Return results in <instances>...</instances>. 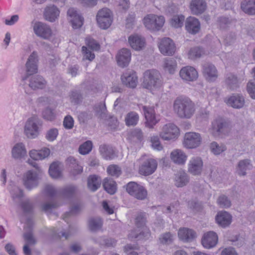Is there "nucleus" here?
<instances>
[{
	"label": "nucleus",
	"mask_w": 255,
	"mask_h": 255,
	"mask_svg": "<svg viewBox=\"0 0 255 255\" xmlns=\"http://www.w3.org/2000/svg\"><path fill=\"white\" fill-rule=\"evenodd\" d=\"M97 21L102 29L108 28L112 23L111 11L107 8L100 10L97 14Z\"/></svg>",
	"instance_id": "nucleus-9"
},
{
	"label": "nucleus",
	"mask_w": 255,
	"mask_h": 255,
	"mask_svg": "<svg viewBox=\"0 0 255 255\" xmlns=\"http://www.w3.org/2000/svg\"><path fill=\"white\" fill-rule=\"evenodd\" d=\"M203 161L199 157H193L189 161L188 171L193 175H200L202 171Z\"/></svg>",
	"instance_id": "nucleus-17"
},
{
	"label": "nucleus",
	"mask_w": 255,
	"mask_h": 255,
	"mask_svg": "<svg viewBox=\"0 0 255 255\" xmlns=\"http://www.w3.org/2000/svg\"><path fill=\"white\" fill-rule=\"evenodd\" d=\"M253 164L251 160L245 159L240 160L236 167V172L240 176H245L247 171L253 168Z\"/></svg>",
	"instance_id": "nucleus-27"
},
{
	"label": "nucleus",
	"mask_w": 255,
	"mask_h": 255,
	"mask_svg": "<svg viewBox=\"0 0 255 255\" xmlns=\"http://www.w3.org/2000/svg\"><path fill=\"white\" fill-rule=\"evenodd\" d=\"M71 102L75 104H79L81 102L83 96L81 93L78 91H73L70 96Z\"/></svg>",
	"instance_id": "nucleus-60"
},
{
	"label": "nucleus",
	"mask_w": 255,
	"mask_h": 255,
	"mask_svg": "<svg viewBox=\"0 0 255 255\" xmlns=\"http://www.w3.org/2000/svg\"><path fill=\"white\" fill-rule=\"evenodd\" d=\"M22 182L23 185L26 189L31 190L38 186L39 177L36 172L28 170L23 174Z\"/></svg>",
	"instance_id": "nucleus-11"
},
{
	"label": "nucleus",
	"mask_w": 255,
	"mask_h": 255,
	"mask_svg": "<svg viewBox=\"0 0 255 255\" xmlns=\"http://www.w3.org/2000/svg\"><path fill=\"white\" fill-rule=\"evenodd\" d=\"M99 151L103 157L106 159H112L115 156L114 150L109 145L106 144L100 145Z\"/></svg>",
	"instance_id": "nucleus-40"
},
{
	"label": "nucleus",
	"mask_w": 255,
	"mask_h": 255,
	"mask_svg": "<svg viewBox=\"0 0 255 255\" xmlns=\"http://www.w3.org/2000/svg\"><path fill=\"white\" fill-rule=\"evenodd\" d=\"M203 74L205 79L210 82L215 81L218 76L216 67L210 63H206L202 65Z\"/></svg>",
	"instance_id": "nucleus-16"
},
{
	"label": "nucleus",
	"mask_w": 255,
	"mask_h": 255,
	"mask_svg": "<svg viewBox=\"0 0 255 255\" xmlns=\"http://www.w3.org/2000/svg\"><path fill=\"white\" fill-rule=\"evenodd\" d=\"M50 152L48 148H43L41 150H31L29 152L31 158L35 160H42L48 156Z\"/></svg>",
	"instance_id": "nucleus-34"
},
{
	"label": "nucleus",
	"mask_w": 255,
	"mask_h": 255,
	"mask_svg": "<svg viewBox=\"0 0 255 255\" xmlns=\"http://www.w3.org/2000/svg\"><path fill=\"white\" fill-rule=\"evenodd\" d=\"M58 135V129L56 128H52L47 131L45 134V138L49 141H53L56 139Z\"/></svg>",
	"instance_id": "nucleus-53"
},
{
	"label": "nucleus",
	"mask_w": 255,
	"mask_h": 255,
	"mask_svg": "<svg viewBox=\"0 0 255 255\" xmlns=\"http://www.w3.org/2000/svg\"><path fill=\"white\" fill-rule=\"evenodd\" d=\"M186 30L190 34H195L200 30L201 26L199 20L193 16L187 17L185 22Z\"/></svg>",
	"instance_id": "nucleus-21"
},
{
	"label": "nucleus",
	"mask_w": 255,
	"mask_h": 255,
	"mask_svg": "<svg viewBox=\"0 0 255 255\" xmlns=\"http://www.w3.org/2000/svg\"><path fill=\"white\" fill-rule=\"evenodd\" d=\"M173 235L170 232H167L162 234L159 238V240L160 243L163 245H167L171 244L173 240Z\"/></svg>",
	"instance_id": "nucleus-52"
},
{
	"label": "nucleus",
	"mask_w": 255,
	"mask_h": 255,
	"mask_svg": "<svg viewBox=\"0 0 255 255\" xmlns=\"http://www.w3.org/2000/svg\"><path fill=\"white\" fill-rule=\"evenodd\" d=\"M45 193L50 197L54 196L57 193V190L52 185H46L44 189Z\"/></svg>",
	"instance_id": "nucleus-63"
},
{
	"label": "nucleus",
	"mask_w": 255,
	"mask_h": 255,
	"mask_svg": "<svg viewBox=\"0 0 255 255\" xmlns=\"http://www.w3.org/2000/svg\"><path fill=\"white\" fill-rule=\"evenodd\" d=\"M93 143L90 140H88L81 144L79 148V152L81 154H88L92 149Z\"/></svg>",
	"instance_id": "nucleus-50"
},
{
	"label": "nucleus",
	"mask_w": 255,
	"mask_h": 255,
	"mask_svg": "<svg viewBox=\"0 0 255 255\" xmlns=\"http://www.w3.org/2000/svg\"><path fill=\"white\" fill-rule=\"evenodd\" d=\"M142 229L143 230L140 233H138L135 230L131 231L128 235L129 238L135 239L137 240L148 239L151 235L149 229L146 227L142 228Z\"/></svg>",
	"instance_id": "nucleus-33"
},
{
	"label": "nucleus",
	"mask_w": 255,
	"mask_h": 255,
	"mask_svg": "<svg viewBox=\"0 0 255 255\" xmlns=\"http://www.w3.org/2000/svg\"><path fill=\"white\" fill-rule=\"evenodd\" d=\"M185 16L182 14L175 15L170 19V24L174 28H180L183 25Z\"/></svg>",
	"instance_id": "nucleus-44"
},
{
	"label": "nucleus",
	"mask_w": 255,
	"mask_h": 255,
	"mask_svg": "<svg viewBox=\"0 0 255 255\" xmlns=\"http://www.w3.org/2000/svg\"><path fill=\"white\" fill-rule=\"evenodd\" d=\"M39 121L37 116L29 118L25 123L24 133L29 138H35L39 134Z\"/></svg>",
	"instance_id": "nucleus-4"
},
{
	"label": "nucleus",
	"mask_w": 255,
	"mask_h": 255,
	"mask_svg": "<svg viewBox=\"0 0 255 255\" xmlns=\"http://www.w3.org/2000/svg\"><path fill=\"white\" fill-rule=\"evenodd\" d=\"M121 80L124 85L130 88H135L138 83V78L135 72L130 71L123 74Z\"/></svg>",
	"instance_id": "nucleus-20"
},
{
	"label": "nucleus",
	"mask_w": 255,
	"mask_h": 255,
	"mask_svg": "<svg viewBox=\"0 0 255 255\" xmlns=\"http://www.w3.org/2000/svg\"><path fill=\"white\" fill-rule=\"evenodd\" d=\"M139 120L138 115L135 112H130L125 117L126 125L128 126H135Z\"/></svg>",
	"instance_id": "nucleus-42"
},
{
	"label": "nucleus",
	"mask_w": 255,
	"mask_h": 255,
	"mask_svg": "<svg viewBox=\"0 0 255 255\" xmlns=\"http://www.w3.org/2000/svg\"><path fill=\"white\" fill-rule=\"evenodd\" d=\"M218 238L217 234L213 231L205 233L202 238V244L207 249L214 247L217 244Z\"/></svg>",
	"instance_id": "nucleus-18"
},
{
	"label": "nucleus",
	"mask_w": 255,
	"mask_h": 255,
	"mask_svg": "<svg viewBox=\"0 0 255 255\" xmlns=\"http://www.w3.org/2000/svg\"><path fill=\"white\" fill-rule=\"evenodd\" d=\"M12 156L14 158H20L26 154V150L22 143H16L12 148Z\"/></svg>",
	"instance_id": "nucleus-37"
},
{
	"label": "nucleus",
	"mask_w": 255,
	"mask_h": 255,
	"mask_svg": "<svg viewBox=\"0 0 255 255\" xmlns=\"http://www.w3.org/2000/svg\"><path fill=\"white\" fill-rule=\"evenodd\" d=\"M150 141L151 147L155 150L158 151L163 149V146L160 142L159 137L157 135H153L150 137Z\"/></svg>",
	"instance_id": "nucleus-51"
},
{
	"label": "nucleus",
	"mask_w": 255,
	"mask_h": 255,
	"mask_svg": "<svg viewBox=\"0 0 255 255\" xmlns=\"http://www.w3.org/2000/svg\"><path fill=\"white\" fill-rule=\"evenodd\" d=\"M170 158L175 163L184 164L187 159L186 154L181 149H175L170 153Z\"/></svg>",
	"instance_id": "nucleus-30"
},
{
	"label": "nucleus",
	"mask_w": 255,
	"mask_h": 255,
	"mask_svg": "<svg viewBox=\"0 0 255 255\" xmlns=\"http://www.w3.org/2000/svg\"><path fill=\"white\" fill-rule=\"evenodd\" d=\"M226 126L227 123L223 120L217 119L213 123L210 132L213 135L218 136L223 132Z\"/></svg>",
	"instance_id": "nucleus-31"
},
{
	"label": "nucleus",
	"mask_w": 255,
	"mask_h": 255,
	"mask_svg": "<svg viewBox=\"0 0 255 255\" xmlns=\"http://www.w3.org/2000/svg\"><path fill=\"white\" fill-rule=\"evenodd\" d=\"M161 75L157 70H147L143 74L141 85L143 88L150 90L157 89L161 85Z\"/></svg>",
	"instance_id": "nucleus-2"
},
{
	"label": "nucleus",
	"mask_w": 255,
	"mask_h": 255,
	"mask_svg": "<svg viewBox=\"0 0 255 255\" xmlns=\"http://www.w3.org/2000/svg\"><path fill=\"white\" fill-rule=\"evenodd\" d=\"M232 219V216L226 211L219 212L216 216L217 224L223 228L229 226L231 223Z\"/></svg>",
	"instance_id": "nucleus-28"
},
{
	"label": "nucleus",
	"mask_w": 255,
	"mask_h": 255,
	"mask_svg": "<svg viewBox=\"0 0 255 255\" xmlns=\"http://www.w3.org/2000/svg\"><path fill=\"white\" fill-rule=\"evenodd\" d=\"M107 172L109 174L116 177H119L122 173L121 168L116 165L109 166L107 168Z\"/></svg>",
	"instance_id": "nucleus-55"
},
{
	"label": "nucleus",
	"mask_w": 255,
	"mask_h": 255,
	"mask_svg": "<svg viewBox=\"0 0 255 255\" xmlns=\"http://www.w3.org/2000/svg\"><path fill=\"white\" fill-rule=\"evenodd\" d=\"M210 149L215 155H219L223 152L225 151L227 148L226 146L222 144H218L217 142L214 141L210 144Z\"/></svg>",
	"instance_id": "nucleus-47"
},
{
	"label": "nucleus",
	"mask_w": 255,
	"mask_h": 255,
	"mask_svg": "<svg viewBox=\"0 0 255 255\" xmlns=\"http://www.w3.org/2000/svg\"><path fill=\"white\" fill-rule=\"evenodd\" d=\"M88 225L90 230L95 232L102 228L103 223L100 218L97 217L90 219L89 220Z\"/></svg>",
	"instance_id": "nucleus-45"
},
{
	"label": "nucleus",
	"mask_w": 255,
	"mask_h": 255,
	"mask_svg": "<svg viewBox=\"0 0 255 255\" xmlns=\"http://www.w3.org/2000/svg\"><path fill=\"white\" fill-rule=\"evenodd\" d=\"M131 53L129 50L123 48L121 49L117 56L118 65L121 67L127 66L130 61Z\"/></svg>",
	"instance_id": "nucleus-24"
},
{
	"label": "nucleus",
	"mask_w": 255,
	"mask_h": 255,
	"mask_svg": "<svg viewBox=\"0 0 255 255\" xmlns=\"http://www.w3.org/2000/svg\"><path fill=\"white\" fill-rule=\"evenodd\" d=\"M63 126L67 129H71L74 126V120L70 116H67L64 119Z\"/></svg>",
	"instance_id": "nucleus-64"
},
{
	"label": "nucleus",
	"mask_w": 255,
	"mask_h": 255,
	"mask_svg": "<svg viewBox=\"0 0 255 255\" xmlns=\"http://www.w3.org/2000/svg\"><path fill=\"white\" fill-rule=\"evenodd\" d=\"M202 137L200 133L188 132L185 134L183 145L187 148L192 149L198 147L201 143Z\"/></svg>",
	"instance_id": "nucleus-8"
},
{
	"label": "nucleus",
	"mask_w": 255,
	"mask_h": 255,
	"mask_svg": "<svg viewBox=\"0 0 255 255\" xmlns=\"http://www.w3.org/2000/svg\"><path fill=\"white\" fill-rule=\"evenodd\" d=\"M142 109L145 119V127L149 128H153L159 121L156 119L153 107L144 106H142Z\"/></svg>",
	"instance_id": "nucleus-13"
},
{
	"label": "nucleus",
	"mask_w": 255,
	"mask_h": 255,
	"mask_svg": "<svg viewBox=\"0 0 255 255\" xmlns=\"http://www.w3.org/2000/svg\"><path fill=\"white\" fill-rule=\"evenodd\" d=\"M192 12L195 15L203 13L206 8V3L204 0H192L190 4Z\"/></svg>",
	"instance_id": "nucleus-29"
},
{
	"label": "nucleus",
	"mask_w": 255,
	"mask_h": 255,
	"mask_svg": "<svg viewBox=\"0 0 255 255\" xmlns=\"http://www.w3.org/2000/svg\"><path fill=\"white\" fill-rule=\"evenodd\" d=\"M173 110L181 119H190L195 112L194 103L188 97H178L173 103Z\"/></svg>",
	"instance_id": "nucleus-1"
},
{
	"label": "nucleus",
	"mask_w": 255,
	"mask_h": 255,
	"mask_svg": "<svg viewBox=\"0 0 255 255\" xmlns=\"http://www.w3.org/2000/svg\"><path fill=\"white\" fill-rule=\"evenodd\" d=\"M204 54V51L199 47H195L191 48L188 53V58L192 60L199 58Z\"/></svg>",
	"instance_id": "nucleus-46"
},
{
	"label": "nucleus",
	"mask_w": 255,
	"mask_h": 255,
	"mask_svg": "<svg viewBox=\"0 0 255 255\" xmlns=\"http://www.w3.org/2000/svg\"><path fill=\"white\" fill-rule=\"evenodd\" d=\"M126 191L131 196L138 200H143L147 196L144 188L135 182H129L126 185Z\"/></svg>",
	"instance_id": "nucleus-7"
},
{
	"label": "nucleus",
	"mask_w": 255,
	"mask_h": 255,
	"mask_svg": "<svg viewBox=\"0 0 255 255\" xmlns=\"http://www.w3.org/2000/svg\"><path fill=\"white\" fill-rule=\"evenodd\" d=\"M24 84L33 90L44 89L47 85L46 81L40 75H26L22 78Z\"/></svg>",
	"instance_id": "nucleus-5"
},
{
	"label": "nucleus",
	"mask_w": 255,
	"mask_h": 255,
	"mask_svg": "<svg viewBox=\"0 0 255 255\" xmlns=\"http://www.w3.org/2000/svg\"><path fill=\"white\" fill-rule=\"evenodd\" d=\"M60 10L57 7L54 5H50L45 7L44 11V16L46 20L54 21L59 16Z\"/></svg>",
	"instance_id": "nucleus-26"
},
{
	"label": "nucleus",
	"mask_w": 255,
	"mask_h": 255,
	"mask_svg": "<svg viewBox=\"0 0 255 255\" xmlns=\"http://www.w3.org/2000/svg\"><path fill=\"white\" fill-rule=\"evenodd\" d=\"M157 162L156 160L149 158L145 160L139 166V173L141 175L148 176L152 174L156 170Z\"/></svg>",
	"instance_id": "nucleus-14"
},
{
	"label": "nucleus",
	"mask_w": 255,
	"mask_h": 255,
	"mask_svg": "<svg viewBox=\"0 0 255 255\" xmlns=\"http://www.w3.org/2000/svg\"><path fill=\"white\" fill-rule=\"evenodd\" d=\"M23 238L24 241L26 242L25 244L29 246L33 245L35 244L36 242L35 239L30 231L24 233L23 235Z\"/></svg>",
	"instance_id": "nucleus-58"
},
{
	"label": "nucleus",
	"mask_w": 255,
	"mask_h": 255,
	"mask_svg": "<svg viewBox=\"0 0 255 255\" xmlns=\"http://www.w3.org/2000/svg\"><path fill=\"white\" fill-rule=\"evenodd\" d=\"M105 190L110 194H114L116 191V183L110 178H106L103 182Z\"/></svg>",
	"instance_id": "nucleus-41"
},
{
	"label": "nucleus",
	"mask_w": 255,
	"mask_h": 255,
	"mask_svg": "<svg viewBox=\"0 0 255 255\" xmlns=\"http://www.w3.org/2000/svg\"><path fill=\"white\" fill-rule=\"evenodd\" d=\"M175 185L177 187L186 186L189 182V178L187 174L184 171L180 170L175 174Z\"/></svg>",
	"instance_id": "nucleus-32"
},
{
	"label": "nucleus",
	"mask_w": 255,
	"mask_h": 255,
	"mask_svg": "<svg viewBox=\"0 0 255 255\" xmlns=\"http://www.w3.org/2000/svg\"><path fill=\"white\" fill-rule=\"evenodd\" d=\"M225 82L230 89H234L238 86V79L235 75L232 74L227 75Z\"/></svg>",
	"instance_id": "nucleus-49"
},
{
	"label": "nucleus",
	"mask_w": 255,
	"mask_h": 255,
	"mask_svg": "<svg viewBox=\"0 0 255 255\" xmlns=\"http://www.w3.org/2000/svg\"><path fill=\"white\" fill-rule=\"evenodd\" d=\"M101 184V179L96 175L90 176L88 179V187L92 191H96Z\"/></svg>",
	"instance_id": "nucleus-39"
},
{
	"label": "nucleus",
	"mask_w": 255,
	"mask_h": 255,
	"mask_svg": "<svg viewBox=\"0 0 255 255\" xmlns=\"http://www.w3.org/2000/svg\"><path fill=\"white\" fill-rule=\"evenodd\" d=\"M135 14L133 12L129 13L126 18V25L128 28H132L135 22Z\"/></svg>",
	"instance_id": "nucleus-62"
},
{
	"label": "nucleus",
	"mask_w": 255,
	"mask_h": 255,
	"mask_svg": "<svg viewBox=\"0 0 255 255\" xmlns=\"http://www.w3.org/2000/svg\"><path fill=\"white\" fill-rule=\"evenodd\" d=\"M87 45L93 50H98L100 48V46L94 39L88 37L86 39Z\"/></svg>",
	"instance_id": "nucleus-59"
},
{
	"label": "nucleus",
	"mask_w": 255,
	"mask_h": 255,
	"mask_svg": "<svg viewBox=\"0 0 255 255\" xmlns=\"http://www.w3.org/2000/svg\"><path fill=\"white\" fill-rule=\"evenodd\" d=\"M165 21L163 16L153 14H147L143 19L145 27L152 31L159 30L164 25Z\"/></svg>",
	"instance_id": "nucleus-3"
},
{
	"label": "nucleus",
	"mask_w": 255,
	"mask_h": 255,
	"mask_svg": "<svg viewBox=\"0 0 255 255\" xmlns=\"http://www.w3.org/2000/svg\"><path fill=\"white\" fill-rule=\"evenodd\" d=\"M147 216L145 213L138 214L135 219V224L138 228L145 227Z\"/></svg>",
	"instance_id": "nucleus-48"
},
{
	"label": "nucleus",
	"mask_w": 255,
	"mask_h": 255,
	"mask_svg": "<svg viewBox=\"0 0 255 255\" xmlns=\"http://www.w3.org/2000/svg\"><path fill=\"white\" fill-rule=\"evenodd\" d=\"M33 29L37 36L45 39H49L52 34L50 26L41 22H35L33 25Z\"/></svg>",
	"instance_id": "nucleus-12"
},
{
	"label": "nucleus",
	"mask_w": 255,
	"mask_h": 255,
	"mask_svg": "<svg viewBox=\"0 0 255 255\" xmlns=\"http://www.w3.org/2000/svg\"><path fill=\"white\" fill-rule=\"evenodd\" d=\"M38 61L37 53L33 51L29 56L26 63V70L27 75H33L38 71L37 63Z\"/></svg>",
	"instance_id": "nucleus-19"
},
{
	"label": "nucleus",
	"mask_w": 255,
	"mask_h": 255,
	"mask_svg": "<svg viewBox=\"0 0 255 255\" xmlns=\"http://www.w3.org/2000/svg\"><path fill=\"white\" fill-rule=\"evenodd\" d=\"M227 104L234 109H240L245 105V98L240 94H233L228 99Z\"/></svg>",
	"instance_id": "nucleus-23"
},
{
	"label": "nucleus",
	"mask_w": 255,
	"mask_h": 255,
	"mask_svg": "<svg viewBox=\"0 0 255 255\" xmlns=\"http://www.w3.org/2000/svg\"><path fill=\"white\" fill-rule=\"evenodd\" d=\"M158 48L160 52L164 55H172L176 50V47L173 40L168 37L160 40L158 43Z\"/></svg>",
	"instance_id": "nucleus-10"
},
{
	"label": "nucleus",
	"mask_w": 255,
	"mask_h": 255,
	"mask_svg": "<svg viewBox=\"0 0 255 255\" xmlns=\"http://www.w3.org/2000/svg\"><path fill=\"white\" fill-rule=\"evenodd\" d=\"M163 68L164 71L170 74H173L177 68V64L175 59L173 58H167L163 61Z\"/></svg>",
	"instance_id": "nucleus-35"
},
{
	"label": "nucleus",
	"mask_w": 255,
	"mask_h": 255,
	"mask_svg": "<svg viewBox=\"0 0 255 255\" xmlns=\"http://www.w3.org/2000/svg\"><path fill=\"white\" fill-rule=\"evenodd\" d=\"M82 50L84 55V59L89 60L91 61L95 58V54L89 50L86 46H83L82 47Z\"/></svg>",
	"instance_id": "nucleus-61"
},
{
	"label": "nucleus",
	"mask_w": 255,
	"mask_h": 255,
	"mask_svg": "<svg viewBox=\"0 0 255 255\" xmlns=\"http://www.w3.org/2000/svg\"><path fill=\"white\" fill-rule=\"evenodd\" d=\"M128 40L130 46L135 50H140L145 46L144 38L137 34L131 35L128 37Z\"/></svg>",
	"instance_id": "nucleus-22"
},
{
	"label": "nucleus",
	"mask_w": 255,
	"mask_h": 255,
	"mask_svg": "<svg viewBox=\"0 0 255 255\" xmlns=\"http://www.w3.org/2000/svg\"><path fill=\"white\" fill-rule=\"evenodd\" d=\"M196 233L192 229L187 228H181L178 232V236L184 242H190L196 238Z\"/></svg>",
	"instance_id": "nucleus-25"
},
{
	"label": "nucleus",
	"mask_w": 255,
	"mask_h": 255,
	"mask_svg": "<svg viewBox=\"0 0 255 255\" xmlns=\"http://www.w3.org/2000/svg\"><path fill=\"white\" fill-rule=\"evenodd\" d=\"M180 77L186 81H194L198 77V73L195 68L192 66H185L179 72Z\"/></svg>",
	"instance_id": "nucleus-15"
},
{
	"label": "nucleus",
	"mask_w": 255,
	"mask_h": 255,
	"mask_svg": "<svg viewBox=\"0 0 255 255\" xmlns=\"http://www.w3.org/2000/svg\"><path fill=\"white\" fill-rule=\"evenodd\" d=\"M241 8L248 15H255V0H244L241 3Z\"/></svg>",
	"instance_id": "nucleus-36"
},
{
	"label": "nucleus",
	"mask_w": 255,
	"mask_h": 255,
	"mask_svg": "<svg viewBox=\"0 0 255 255\" xmlns=\"http://www.w3.org/2000/svg\"><path fill=\"white\" fill-rule=\"evenodd\" d=\"M77 191V188L73 185H69L63 188V195L65 197H70L73 196Z\"/></svg>",
	"instance_id": "nucleus-57"
},
{
	"label": "nucleus",
	"mask_w": 255,
	"mask_h": 255,
	"mask_svg": "<svg viewBox=\"0 0 255 255\" xmlns=\"http://www.w3.org/2000/svg\"><path fill=\"white\" fill-rule=\"evenodd\" d=\"M179 134V128L172 123L164 125L159 132V136L164 140H174L177 138Z\"/></svg>",
	"instance_id": "nucleus-6"
},
{
	"label": "nucleus",
	"mask_w": 255,
	"mask_h": 255,
	"mask_svg": "<svg viewBox=\"0 0 255 255\" xmlns=\"http://www.w3.org/2000/svg\"><path fill=\"white\" fill-rule=\"evenodd\" d=\"M49 173L53 178H58L61 177V170L58 162H53L50 165Z\"/></svg>",
	"instance_id": "nucleus-43"
},
{
	"label": "nucleus",
	"mask_w": 255,
	"mask_h": 255,
	"mask_svg": "<svg viewBox=\"0 0 255 255\" xmlns=\"http://www.w3.org/2000/svg\"><path fill=\"white\" fill-rule=\"evenodd\" d=\"M217 203L222 208H229L231 205V201L225 195L220 196L218 199Z\"/></svg>",
	"instance_id": "nucleus-54"
},
{
	"label": "nucleus",
	"mask_w": 255,
	"mask_h": 255,
	"mask_svg": "<svg viewBox=\"0 0 255 255\" xmlns=\"http://www.w3.org/2000/svg\"><path fill=\"white\" fill-rule=\"evenodd\" d=\"M93 241L96 244L104 247H113L116 246V241L111 238H106L104 237L93 238Z\"/></svg>",
	"instance_id": "nucleus-38"
},
{
	"label": "nucleus",
	"mask_w": 255,
	"mask_h": 255,
	"mask_svg": "<svg viewBox=\"0 0 255 255\" xmlns=\"http://www.w3.org/2000/svg\"><path fill=\"white\" fill-rule=\"evenodd\" d=\"M21 207L25 213H30L33 208V204L29 199H26L22 202Z\"/></svg>",
	"instance_id": "nucleus-56"
}]
</instances>
